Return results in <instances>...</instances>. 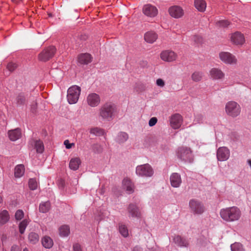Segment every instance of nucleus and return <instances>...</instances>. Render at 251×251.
<instances>
[{
	"instance_id": "obj_1",
	"label": "nucleus",
	"mask_w": 251,
	"mask_h": 251,
	"mask_svg": "<svg viewBox=\"0 0 251 251\" xmlns=\"http://www.w3.org/2000/svg\"><path fill=\"white\" fill-rule=\"evenodd\" d=\"M219 214L221 219L226 223L238 221L242 216V212L237 206H231L221 209Z\"/></svg>"
},
{
	"instance_id": "obj_2",
	"label": "nucleus",
	"mask_w": 251,
	"mask_h": 251,
	"mask_svg": "<svg viewBox=\"0 0 251 251\" xmlns=\"http://www.w3.org/2000/svg\"><path fill=\"white\" fill-rule=\"evenodd\" d=\"M115 111V106L113 104L106 103L100 108L99 115L102 120L109 121L113 118Z\"/></svg>"
},
{
	"instance_id": "obj_3",
	"label": "nucleus",
	"mask_w": 251,
	"mask_h": 251,
	"mask_svg": "<svg viewBox=\"0 0 251 251\" xmlns=\"http://www.w3.org/2000/svg\"><path fill=\"white\" fill-rule=\"evenodd\" d=\"M225 112L229 116L233 118L239 116L241 112L240 104L234 100L227 102L225 105Z\"/></svg>"
},
{
	"instance_id": "obj_4",
	"label": "nucleus",
	"mask_w": 251,
	"mask_h": 251,
	"mask_svg": "<svg viewBox=\"0 0 251 251\" xmlns=\"http://www.w3.org/2000/svg\"><path fill=\"white\" fill-rule=\"evenodd\" d=\"M81 92V88L76 85L70 87L67 91V100L71 104L76 103L79 99Z\"/></svg>"
},
{
	"instance_id": "obj_5",
	"label": "nucleus",
	"mask_w": 251,
	"mask_h": 251,
	"mask_svg": "<svg viewBox=\"0 0 251 251\" xmlns=\"http://www.w3.org/2000/svg\"><path fill=\"white\" fill-rule=\"evenodd\" d=\"M189 207L191 212L195 215H200L205 211V207L203 204L197 199L190 200L189 202Z\"/></svg>"
},
{
	"instance_id": "obj_6",
	"label": "nucleus",
	"mask_w": 251,
	"mask_h": 251,
	"mask_svg": "<svg viewBox=\"0 0 251 251\" xmlns=\"http://www.w3.org/2000/svg\"><path fill=\"white\" fill-rule=\"evenodd\" d=\"M153 170L149 164L138 165L136 168V174L141 177H149L153 176Z\"/></svg>"
},
{
	"instance_id": "obj_7",
	"label": "nucleus",
	"mask_w": 251,
	"mask_h": 251,
	"mask_svg": "<svg viewBox=\"0 0 251 251\" xmlns=\"http://www.w3.org/2000/svg\"><path fill=\"white\" fill-rule=\"evenodd\" d=\"M177 157L186 162H191L193 160V155L190 148L182 147L179 148L177 151Z\"/></svg>"
},
{
	"instance_id": "obj_8",
	"label": "nucleus",
	"mask_w": 251,
	"mask_h": 251,
	"mask_svg": "<svg viewBox=\"0 0 251 251\" xmlns=\"http://www.w3.org/2000/svg\"><path fill=\"white\" fill-rule=\"evenodd\" d=\"M220 60L226 64L235 65L237 59L235 56L228 52H221L219 53Z\"/></svg>"
},
{
	"instance_id": "obj_9",
	"label": "nucleus",
	"mask_w": 251,
	"mask_h": 251,
	"mask_svg": "<svg viewBox=\"0 0 251 251\" xmlns=\"http://www.w3.org/2000/svg\"><path fill=\"white\" fill-rule=\"evenodd\" d=\"M230 155L229 149L226 147H219L217 151V159L218 161L227 160Z\"/></svg>"
},
{
	"instance_id": "obj_10",
	"label": "nucleus",
	"mask_w": 251,
	"mask_h": 251,
	"mask_svg": "<svg viewBox=\"0 0 251 251\" xmlns=\"http://www.w3.org/2000/svg\"><path fill=\"white\" fill-rule=\"evenodd\" d=\"M55 51L54 47H49L39 54V59L42 61H47L53 56Z\"/></svg>"
},
{
	"instance_id": "obj_11",
	"label": "nucleus",
	"mask_w": 251,
	"mask_h": 251,
	"mask_svg": "<svg viewBox=\"0 0 251 251\" xmlns=\"http://www.w3.org/2000/svg\"><path fill=\"white\" fill-rule=\"evenodd\" d=\"M160 57L164 61L172 62L176 60L177 55L171 50H165L160 53Z\"/></svg>"
},
{
	"instance_id": "obj_12",
	"label": "nucleus",
	"mask_w": 251,
	"mask_h": 251,
	"mask_svg": "<svg viewBox=\"0 0 251 251\" xmlns=\"http://www.w3.org/2000/svg\"><path fill=\"white\" fill-rule=\"evenodd\" d=\"M209 76L214 80H223L225 77V74L219 68H213L209 71Z\"/></svg>"
},
{
	"instance_id": "obj_13",
	"label": "nucleus",
	"mask_w": 251,
	"mask_h": 251,
	"mask_svg": "<svg viewBox=\"0 0 251 251\" xmlns=\"http://www.w3.org/2000/svg\"><path fill=\"white\" fill-rule=\"evenodd\" d=\"M128 217L132 218L139 219L141 217V213L136 204L130 203L127 207Z\"/></svg>"
},
{
	"instance_id": "obj_14",
	"label": "nucleus",
	"mask_w": 251,
	"mask_h": 251,
	"mask_svg": "<svg viewBox=\"0 0 251 251\" xmlns=\"http://www.w3.org/2000/svg\"><path fill=\"white\" fill-rule=\"evenodd\" d=\"M87 104L92 107H95L99 105L100 102V96L94 93L89 94L86 98Z\"/></svg>"
},
{
	"instance_id": "obj_15",
	"label": "nucleus",
	"mask_w": 251,
	"mask_h": 251,
	"mask_svg": "<svg viewBox=\"0 0 251 251\" xmlns=\"http://www.w3.org/2000/svg\"><path fill=\"white\" fill-rule=\"evenodd\" d=\"M170 125L174 129L179 128L182 124V117L179 114L173 115L170 120Z\"/></svg>"
},
{
	"instance_id": "obj_16",
	"label": "nucleus",
	"mask_w": 251,
	"mask_h": 251,
	"mask_svg": "<svg viewBox=\"0 0 251 251\" xmlns=\"http://www.w3.org/2000/svg\"><path fill=\"white\" fill-rule=\"evenodd\" d=\"M143 12L147 16L154 17L157 15L158 10L155 6L150 4H147L144 6Z\"/></svg>"
},
{
	"instance_id": "obj_17",
	"label": "nucleus",
	"mask_w": 251,
	"mask_h": 251,
	"mask_svg": "<svg viewBox=\"0 0 251 251\" xmlns=\"http://www.w3.org/2000/svg\"><path fill=\"white\" fill-rule=\"evenodd\" d=\"M230 40L235 45H242L245 42L244 35L239 32L231 34Z\"/></svg>"
},
{
	"instance_id": "obj_18",
	"label": "nucleus",
	"mask_w": 251,
	"mask_h": 251,
	"mask_svg": "<svg viewBox=\"0 0 251 251\" xmlns=\"http://www.w3.org/2000/svg\"><path fill=\"white\" fill-rule=\"evenodd\" d=\"M169 13L172 17L179 18L183 16V10L180 6H173L169 8Z\"/></svg>"
},
{
	"instance_id": "obj_19",
	"label": "nucleus",
	"mask_w": 251,
	"mask_h": 251,
	"mask_svg": "<svg viewBox=\"0 0 251 251\" xmlns=\"http://www.w3.org/2000/svg\"><path fill=\"white\" fill-rule=\"evenodd\" d=\"M123 188L125 190L128 194H131L134 192V186L131 180L128 178H125L122 182Z\"/></svg>"
},
{
	"instance_id": "obj_20",
	"label": "nucleus",
	"mask_w": 251,
	"mask_h": 251,
	"mask_svg": "<svg viewBox=\"0 0 251 251\" xmlns=\"http://www.w3.org/2000/svg\"><path fill=\"white\" fill-rule=\"evenodd\" d=\"M170 182L173 187H178L181 183L180 176L177 173H173L170 176Z\"/></svg>"
},
{
	"instance_id": "obj_21",
	"label": "nucleus",
	"mask_w": 251,
	"mask_h": 251,
	"mask_svg": "<svg viewBox=\"0 0 251 251\" xmlns=\"http://www.w3.org/2000/svg\"><path fill=\"white\" fill-rule=\"evenodd\" d=\"M9 139L11 141H16L19 139L21 136V131L19 128L11 130L8 133Z\"/></svg>"
},
{
	"instance_id": "obj_22",
	"label": "nucleus",
	"mask_w": 251,
	"mask_h": 251,
	"mask_svg": "<svg viewBox=\"0 0 251 251\" xmlns=\"http://www.w3.org/2000/svg\"><path fill=\"white\" fill-rule=\"evenodd\" d=\"M157 35L153 31H148L145 34L144 39L149 43H152L157 39Z\"/></svg>"
},
{
	"instance_id": "obj_23",
	"label": "nucleus",
	"mask_w": 251,
	"mask_h": 251,
	"mask_svg": "<svg viewBox=\"0 0 251 251\" xmlns=\"http://www.w3.org/2000/svg\"><path fill=\"white\" fill-rule=\"evenodd\" d=\"M92 58L90 54L83 53L78 56V60L82 64H87L92 61Z\"/></svg>"
},
{
	"instance_id": "obj_24",
	"label": "nucleus",
	"mask_w": 251,
	"mask_h": 251,
	"mask_svg": "<svg viewBox=\"0 0 251 251\" xmlns=\"http://www.w3.org/2000/svg\"><path fill=\"white\" fill-rule=\"evenodd\" d=\"M174 242L177 246L182 247H187L188 245V241L179 235L175 236L174 238Z\"/></svg>"
},
{
	"instance_id": "obj_25",
	"label": "nucleus",
	"mask_w": 251,
	"mask_h": 251,
	"mask_svg": "<svg viewBox=\"0 0 251 251\" xmlns=\"http://www.w3.org/2000/svg\"><path fill=\"white\" fill-rule=\"evenodd\" d=\"M194 4L197 10L200 12H204L206 7V3L204 0H195Z\"/></svg>"
},
{
	"instance_id": "obj_26",
	"label": "nucleus",
	"mask_w": 251,
	"mask_h": 251,
	"mask_svg": "<svg viewBox=\"0 0 251 251\" xmlns=\"http://www.w3.org/2000/svg\"><path fill=\"white\" fill-rule=\"evenodd\" d=\"M42 244L45 248L50 249L52 247L53 242L50 237L45 236L42 239Z\"/></svg>"
},
{
	"instance_id": "obj_27",
	"label": "nucleus",
	"mask_w": 251,
	"mask_h": 251,
	"mask_svg": "<svg viewBox=\"0 0 251 251\" xmlns=\"http://www.w3.org/2000/svg\"><path fill=\"white\" fill-rule=\"evenodd\" d=\"M10 219L7 211L4 210L0 213V225H3L7 223Z\"/></svg>"
},
{
	"instance_id": "obj_28",
	"label": "nucleus",
	"mask_w": 251,
	"mask_h": 251,
	"mask_svg": "<svg viewBox=\"0 0 251 251\" xmlns=\"http://www.w3.org/2000/svg\"><path fill=\"white\" fill-rule=\"evenodd\" d=\"M70 233V227L68 225H62L59 228V234L61 237H67L69 235Z\"/></svg>"
},
{
	"instance_id": "obj_29",
	"label": "nucleus",
	"mask_w": 251,
	"mask_h": 251,
	"mask_svg": "<svg viewBox=\"0 0 251 251\" xmlns=\"http://www.w3.org/2000/svg\"><path fill=\"white\" fill-rule=\"evenodd\" d=\"M80 160L78 157L72 158L70 161L69 167L71 170H76L80 164Z\"/></svg>"
},
{
	"instance_id": "obj_30",
	"label": "nucleus",
	"mask_w": 251,
	"mask_h": 251,
	"mask_svg": "<svg viewBox=\"0 0 251 251\" xmlns=\"http://www.w3.org/2000/svg\"><path fill=\"white\" fill-rule=\"evenodd\" d=\"M25 166L22 164L17 165L15 168V176L17 178L22 176L25 173Z\"/></svg>"
},
{
	"instance_id": "obj_31",
	"label": "nucleus",
	"mask_w": 251,
	"mask_h": 251,
	"mask_svg": "<svg viewBox=\"0 0 251 251\" xmlns=\"http://www.w3.org/2000/svg\"><path fill=\"white\" fill-rule=\"evenodd\" d=\"M128 139V134L125 132H119L116 137V142L119 144L124 143Z\"/></svg>"
},
{
	"instance_id": "obj_32",
	"label": "nucleus",
	"mask_w": 251,
	"mask_h": 251,
	"mask_svg": "<svg viewBox=\"0 0 251 251\" xmlns=\"http://www.w3.org/2000/svg\"><path fill=\"white\" fill-rule=\"evenodd\" d=\"M28 239L30 244H36L39 240V236L37 233L31 232L28 234Z\"/></svg>"
},
{
	"instance_id": "obj_33",
	"label": "nucleus",
	"mask_w": 251,
	"mask_h": 251,
	"mask_svg": "<svg viewBox=\"0 0 251 251\" xmlns=\"http://www.w3.org/2000/svg\"><path fill=\"white\" fill-rule=\"evenodd\" d=\"M50 208V204L49 201L42 202L39 205V211L45 213L48 212Z\"/></svg>"
},
{
	"instance_id": "obj_34",
	"label": "nucleus",
	"mask_w": 251,
	"mask_h": 251,
	"mask_svg": "<svg viewBox=\"0 0 251 251\" xmlns=\"http://www.w3.org/2000/svg\"><path fill=\"white\" fill-rule=\"evenodd\" d=\"M119 230L120 234L124 237H127L128 236V230L127 226L123 224H119Z\"/></svg>"
},
{
	"instance_id": "obj_35",
	"label": "nucleus",
	"mask_w": 251,
	"mask_h": 251,
	"mask_svg": "<svg viewBox=\"0 0 251 251\" xmlns=\"http://www.w3.org/2000/svg\"><path fill=\"white\" fill-rule=\"evenodd\" d=\"M35 148L38 153H41L44 151V146L42 141L39 140L35 142Z\"/></svg>"
},
{
	"instance_id": "obj_36",
	"label": "nucleus",
	"mask_w": 251,
	"mask_h": 251,
	"mask_svg": "<svg viewBox=\"0 0 251 251\" xmlns=\"http://www.w3.org/2000/svg\"><path fill=\"white\" fill-rule=\"evenodd\" d=\"M29 224V221L27 219H24L21 222L19 225V232L21 234H23Z\"/></svg>"
},
{
	"instance_id": "obj_37",
	"label": "nucleus",
	"mask_w": 251,
	"mask_h": 251,
	"mask_svg": "<svg viewBox=\"0 0 251 251\" xmlns=\"http://www.w3.org/2000/svg\"><path fill=\"white\" fill-rule=\"evenodd\" d=\"M231 251H244L245 249L243 245L240 243L235 242L230 245Z\"/></svg>"
},
{
	"instance_id": "obj_38",
	"label": "nucleus",
	"mask_w": 251,
	"mask_h": 251,
	"mask_svg": "<svg viewBox=\"0 0 251 251\" xmlns=\"http://www.w3.org/2000/svg\"><path fill=\"white\" fill-rule=\"evenodd\" d=\"M202 76L203 73L202 72L196 71L192 74L191 78L193 81L198 82L202 79Z\"/></svg>"
},
{
	"instance_id": "obj_39",
	"label": "nucleus",
	"mask_w": 251,
	"mask_h": 251,
	"mask_svg": "<svg viewBox=\"0 0 251 251\" xmlns=\"http://www.w3.org/2000/svg\"><path fill=\"white\" fill-rule=\"evenodd\" d=\"M90 132L91 134L95 135L96 136H101L104 134V131L98 127H95L91 129Z\"/></svg>"
},
{
	"instance_id": "obj_40",
	"label": "nucleus",
	"mask_w": 251,
	"mask_h": 251,
	"mask_svg": "<svg viewBox=\"0 0 251 251\" xmlns=\"http://www.w3.org/2000/svg\"><path fill=\"white\" fill-rule=\"evenodd\" d=\"M28 185L31 190H34L37 188L38 183L35 179L31 178L29 180Z\"/></svg>"
},
{
	"instance_id": "obj_41",
	"label": "nucleus",
	"mask_w": 251,
	"mask_h": 251,
	"mask_svg": "<svg viewBox=\"0 0 251 251\" xmlns=\"http://www.w3.org/2000/svg\"><path fill=\"white\" fill-rule=\"evenodd\" d=\"M25 101V97L23 93H20L17 97V103L18 105H22Z\"/></svg>"
},
{
	"instance_id": "obj_42",
	"label": "nucleus",
	"mask_w": 251,
	"mask_h": 251,
	"mask_svg": "<svg viewBox=\"0 0 251 251\" xmlns=\"http://www.w3.org/2000/svg\"><path fill=\"white\" fill-rule=\"evenodd\" d=\"M24 216V213L22 210H18L15 215V218L17 220H21Z\"/></svg>"
},
{
	"instance_id": "obj_43",
	"label": "nucleus",
	"mask_w": 251,
	"mask_h": 251,
	"mask_svg": "<svg viewBox=\"0 0 251 251\" xmlns=\"http://www.w3.org/2000/svg\"><path fill=\"white\" fill-rule=\"evenodd\" d=\"M17 67V64L13 62L9 63L7 65V69L11 72L13 71Z\"/></svg>"
},
{
	"instance_id": "obj_44",
	"label": "nucleus",
	"mask_w": 251,
	"mask_h": 251,
	"mask_svg": "<svg viewBox=\"0 0 251 251\" xmlns=\"http://www.w3.org/2000/svg\"><path fill=\"white\" fill-rule=\"evenodd\" d=\"M156 84L161 87V88H162L165 85V82L164 81L161 79V78H158L156 79Z\"/></svg>"
},
{
	"instance_id": "obj_45",
	"label": "nucleus",
	"mask_w": 251,
	"mask_h": 251,
	"mask_svg": "<svg viewBox=\"0 0 251 251\" xmlns=\"http://www.w3.org/2000/svg\"><path fill=\"white\" fill-rule=\"evenodd\" d=\"M64 145L67 149H71L73 147L75 146L74 143H70L68 140H66L64 142Z\"/></svg>"
},
{
	"instance_id": "obj_46",
	"label": "nucleus",
	"mask_w": 251,
	"mask_h": 251,
	"mask_svg": "<svg viewBox=\"0 0 251 251\" xmlns=\"http://www.w3.org/2000/svg\"><path fill=\"white\" fill-rule=\"evenodd\" d=\"M218 24L220 26L226 27L229 25V23L226 20H222L218 22Z\"/></svg>"
},
{
	"instance_id": "obj_47",
	"label": "nucleus",
	"mask_w": 251,
	"mask_h": 251,
	"mask_svg": "<svg viewBox=\"0 0 251 251\" xmlns=\"http://www.w3.org/2000/svg\"><path fill=\"white\" fill-rule=\"evenodd\" d=\"M157 122V118L156 117H152L149 120V125L150 126H152L156 124Z\"/></svg>"
},
{
	"instance_id": "obj_48",
	"label": "nucleus",
	"mask_w": 251,
	"mask_h": 251,
	"mask_svg": "<svg viewBox=\"0 0 251 251\" xmlns=\"http://www.w3.org/2000/svg\"><path fill=\"white\" fill-rule=\"evenodd\" d=\"M74 251H82L81 246L78 243H75L73 245Z\"/></svg>"
},
{
	"instance_id": "obj_49",
	"label": "nucleus",
	"mask_w": 251,
	"mask_h": 251,
	"mask_svg": "<svg viewBox=\"0 0 251 251\" xmlns=\"http://www.w3.org/2000/svg\"><path fill=\"white\" fill-rule=\"evenodd\" d=\"M203 119V117L201 115H198L195 118V120L198 123H200Z\"/></svg>"
},
{
	"instance_id": "obj_50",
	"label": "nucleus",
	"mask_w": 251,
	"mask_h": 251,
	"mask_svg": "<svg viewBox=\"0 0 251 251\" xmlns=\"http://www.w3.org/2000/svg\"><path fill=\"white\" fill-rule=\"evenodd\" d=\"M94 150H96L97 148V151H101L102 150L101 147L100 145L96 144L94 146Z\"/></svg>"
},
{
	"instance_id": "obj_51",
	"label": "nucleus",
	"mask_w": 251,
	"mask_h": 251,
	"mask_svg": "<svg viewBox=\"0 0 251 251\" xmlns=\"http://www.w3.org/2000/svg\"><path fill=\"white\" fill-rule=\"evenodd\" d=\"M11 251H19V247L17 245L12 246Z\"/></svg>"
},
{
	"instance_id": "obj_52",
	"label": "nucleus",
	"mask_w": 251,
	"mask_h": 251,
	"mask_svg": "<svg viewBox=\"0 0 251 251\" xmlns=\"http://www.w3.org/2000/svg\"><path fill=\"white\" fill-rule=\"evenodd\" d=\"M133 251H142V249L139 246H136L134 248Z\"/></svg>"
},
{
	"instance_id": "obj_53",
	"label": "nucleus",
	"mask_w": 251,
	"mask_h": 251,
	"mask_svg": "<svg viewBox=\"0 0 251 251\" xmlns=\"http://www.w3.org/2000/svg\"><path fill=\"white\" fill-rule=\"evenodd\" d=\"M104 192H105L104 188L102 187L101 189H100V193L101 195H103V194H104Z\"/></svg>"
},
{
	"instance_id": "obj_54",
	"label": "nucleus",
	"mask_w": 251,
	"mask_h": 251,
	"mask_svg": "<svg viewBox=\"0 0 251 251\" xmlns=\"http://www.w3.org/2000/svg\"><path fill=\"white\" fill-rule=\"evenodd\" d=\"M248 164L249 165L250 167L251 168V160H249L248 161Z\"/></svg>"
},
{
	"instance_id": "obj_55",
	"label": "nucleus",
	"mask_w": 251,
	"mask_h": 251,
	"mask_svg": "<svg viewBox=\"0 0 251 251\" xmlns=\"http://www.w3.org/2000/svg\"><path fill=\"white\" fill-rule=\"evenodd\" d=\"M13 1V2H16V3H18L21 1H22V0H12Z\"/></svg>"
},
{
	"instance_id": "obj_56",
	"label": "nucleus",
	"mask_w": 251,
	"mask_h": 251,
	"mask_svg": "<svg viewBox=\"0 0 251 251\" xmlns=\"http://www.w3.org/2000/svg\"><path fill=\"white\" fill-rule=\"evenodd\" d=\"M23 251H29L26 248H25L23 250Z\"/></svg>"
},
{
	"instance_id": "obj_57",
	"label": "nucleus",
	"mask_w": 251,
	"mask_h": 251,
	"mask_svg": "<svg viewBox=\"0 0 251 251\" xmlns=\"http://www.w3.org/2000/svg\"><path fill=\"white\" fill-rule=\"evenodd\" d=\"M2 198L0 196V203L2 202Z\"/></svg>"
},
{
	"instance_id": "obj_58",
	"label": "nucleus",
	"mask_w": 251,
	"mask_h": 251,
	"mask_svg": "<svg viewBox=\"0 0 251 251\" xmlns=\"http://www.w3.org/2000/svg\"><path fill=\"white\" fill-rule=\"evenodd\" d=\"M201 38L200 39L199 38V40L198 41V43H200L201 42Z\"/></svg>"
}]
</instances>
